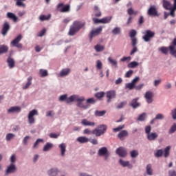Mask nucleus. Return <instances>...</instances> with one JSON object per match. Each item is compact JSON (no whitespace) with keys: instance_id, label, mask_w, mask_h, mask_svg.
<instances>
[{"instance_id":"052dcab7","label":"nucleus","mask_w":176,"mask_h":176,"mask_svg":"<svg viewBox=\"0 0 176 176\" xmlns=\"http://www.w3.org/2000/svg\"><path fill=\"white\" fill-rule=\"evenodd\" d=\"M46 116L47 117H53V116H54V111H50L46 112Z\"/></svg>"},{"instance_id":"5fc2aeb1","label":"nucleus","mask_w":176,"mask_h":176,"mask_svg":"<svg viewBox=\"0 0 176 176\" xmlns=\"http://www.w3.org/2000/svg\"><path fill=\"white\" fill-rule=\"evenodd\" d=\"M96 68L98 69H101L102 68V64L100 60H97Z\"/></svg>"},{"instance_id":"bf43d9fd","label":"nucleus","mask_w":176,"mask_h":176,"mask_svg":"<svg viewBox=\"0 0 176 176\" xmlns=\"http://www.w3.org/2000/svg\"><path fill=\"white\" fill-rule=\"evenodd\" d=\"M124 128V125L119 126L118 127L113 129V132H118V131H120V130L123 129Z\"/></svg>"},{"instance_id":"f3484780","label":"nucleus","mask_w":176,"mask_h":176,"mask_svg":"<svg viewBox=\"0 0 176 176\" xmlns=\"http://www.w3.org/2000/svg\"><path fill=\"white\" fill-rule=\"evenodd\" d=\"M116 153L120 157H125L127 155L126 149L123 147L117 148Z\"/></svg>"},{"instance_id":"473e14b6","label":"nucleus","mask_w":176,"mask_h":176,"mask_svg":"<svg viewBox=\"0 0 176 176\" xmlns=\"http://www.w3.org/2000/svg\"><path fill=\"white\" fill-rule=\"evenodd\" d=\"M58 170L56 168H52L48 171V175L50 176H57Z\"/></svg>"},{"instance_id":"6ab92c4d","label":"nucleus","mask_w":176,"mask_h":176,"mask_svg":"<svg viewBox=\"0 0 176 176\" xmlns=\"http://www.w3.org/2000/svg\"><path fill=\"white\" fill-rule=\"evenodd\" d=\"M21 111V108L19 107H12L8 110V113H20Z\"/></svg>"},{"instance_id":"0e129e2a","label":"nucleus","mask_w":176,"mask_h":176,"mask_svg":"<svg viewBox=\"0 0 176 176\" xmlns=\"http://www.w3.org/2000/svg\"><path fill=\"white\" fill-rule=\"evenodd\" d=\"M144 22V19L142 16V15L140 17L139 20H138V24L139 25H142Z\"/></svg>"},{"instance_id":"c756f323","label":"nucleus","mask_w":176,"mask_h":176,"mask_svg":"<svg viewBox=\"0 0 176 176\" xmlns=\"http://www.w3.org/2000/svg\"><path fill=\"white\" fill-rule=\"evenodd\" d=\"M120 164L123 166V167H126L128 166L129 168H131L133 167L132 165H131L129 164V161H123L122 160H120Z\"/></svg>"},{"instance_id":"603ef678","label":"nucleus","mask_w":176,"mask_h":176,"mask_svg":"<svg viewBox=\"0 0 176 176\" xmlns=\"http://www.w3.org/2000/svg\"><path fill=\"white\" fill-rule=\"evenodd\" d=\"M170 12H169V14L172 16V17H175V11L176 10V7L173 6L172 8H170Z\"/></svg>"},{"instance_id":"69168bd1","label":"nucleus","mask_w":176,"mask_h":176,"mask_svg":"<svg viewBox=\"0 0 176 176\" xmlns=\"http://www.w3.org/2000/svg\"><path fill=\"white\" fill-rule=\"evenodd\" d=\"M126 87L129 89L130 90L133 89V88H135V86L131 82V83H128L126 85Z\"/></svg>"},{"instance_id":"6e6552de","label":"nucleus","mask_w":176,"mask_h":176,"mask_svg":"<svg viewBox=\"0 0 176 176\" xmlns=\"http://www.w3.org/2000/svg\"><path fill=\"white\" fill-rule=\"evenodd\" d=\"M111 19H112L111 16H107L102 19H98L94 18L92 21L95 24H98V23L106 24V23H110Z\"/></svg>"},{"instance_id":"09e8293b","label":"nucleus","mask_w":176,"mask_h":176,"mask_svg":"<svg viewBox=\"0 0 176 176\" xmlns=\"http://www.w3.org/2000/svg\"><path fill=\"white\" fill-rule=\"evenodd\" d=\"M146 114L145 113H142L141 115L139 116L138 120L139 121H144L146 118Z\"/></svg>"},{"instance_id":"338daca9","label":"nucleus","mask_w":176,"mask_h":176,"mask_svg":"<svg viewBox=\"0 0 176 176\" xmlns=\"http://www.w3.org/2000/svg\"><path fill=\"white\" fill-rule=\"evenodd\" d=\"M133 72L132 70H129V72H127L125 74V77L126 78H130L131 76V75L133 74Z\"/></svg>"},{"instance_id":"ddd939ff","label":"nucleus","mask_w":176,"mask_h":176,"mask_svg":"<svg viewBox=\"0 0 176 176\" xmlns=\"http://www.w3.org/2000/svg\"><path fill=\"white\" fill-rule=\"evenodd\" d=\"M102 30V27L97 28L96 30H92L89 34L90 41H91L92 38L100 34Z\"/></svg>"},{"instance_id":"c85d7f7f","label":"nucleus","mask_w":176,"mask_h":176,"mask_svg":"<svg viewBox=\"0 0 176 176\" xmlns=\"http://www.w3.org/2000/svg\"><path fill=\"white\" fill-rule=\"evenodd\" d=\"M94 12L95 14L96 17H100L101 16L102 14L98 7V6H94Z\"/></svg>"},{"instance_id":"aec40b11","label":"nucleus","mask_w":176,"mask_h":176,"mask_svg":"<svg viewBox=\"0 0 176 176\" xmlns=\"http://www.w3.org/2000/svg\"><path fill=\"white\" fill-rule=\"evenodd\" d=\"M7 63H8V67L10 69H12L15 67V60L14 58H11V57H9L8 59H7Z\"/></svg>"},{"instance_id":"49530a36","label":"nucleus","mask_w":176,"mask_h":176,"mask_svg":"<svg viewBox=\"0 0 176 176\" xmlns=\"http://www.w3.org/2000/svg\"><path fill=\"white\" fill-rule=\"evenodd\" d=\"M105 113H106V111H96L95 112V115H96V116H98V117L102 116H104Z\"/></svg>"},{"instance_id":"9d476101","label":"nucleus","mask_w":176,"mask_h":176,"mask_svg":"<svg viewBox=\"0 0 176 176\" xmlns=\"http://www.w3.org/2000/svg\"><path fill=\"white\" fill-rule=\"evenodd\" d=\"M98 155L100 156H104V160H107L108 159V157L109 156V153L108 152L106 147H102L99 149Z\"/></svg>"},{"instance_id":"2eb2a0df","label":"nucleus","mask_w":176,"mask_h":176,"mask_svg":"<svg viewBox=\"0 0 176 176\" xmlns=\"http://www.w3.org/2000/svg\"><path fill=\"white\" fill-rule=\"evenodd\" d=\"M67 95L65 94V95H62L60 96L59 98V100L63 102L65 101L67 104L71 103L74 102V98H72V100H71V96L69 98H67Z\"/></svg>"},{"instance_id":"39448f33","label":"nucleus","mask_w":176,"mask_h":176,"mask_svg":"<svg viewBox=\"0 0 176 176\" xmlns=\"http://www.w3.org/2000/svg\"><path fill=\"white\" fill-rule=\"evenodd\" d=\"M57 10L62 13L68 12L71 11V6L69 4L64 6V3H59L57 6Z\"/></svg>"},{"instance_id":"9b49d317","label":"nucleus","mask_w":176,"mask_h":176,"mask_svg":"<svg viewBox=\"0 0 176 176\" xmlns=\"http://www.w3.org/2000/svg\"><path fill=\"white\" fill-rule=\"evenodd\" d=\"M106 97L107 98V102H110L111 99L116 98V93L115 90H111L106 93Z\"/></svg>"},{"instance_id":"f8f14e48","label":"nucleus","mask_w":176,"mask_h":176,"mask_svg":"<svg viewBox=\"0 0 176 176\" xmlns=\"http://www.w3.org/2000/svg\"><path fill=\"white\" fill-rule=\"evenodd\" d=\"M10 25L9 23L5 22L1 30V34L3 36H6L8 32L10 31Z\"/></svg>"},{"instance_id":"37998d69","label":"nucleus","mask_w":176,"mask_h":176,"mask_svg":"<svg viewBox=\"0 0 176 176\" xmlns=\"http://www.w3.org/2000/svg\"><path fill=\"white\" fill-rule=\"evenodd\" d=\"M34 116H38V111H36V109L30 111L28 115L29 117H32V118H34Z\"/></svg>"},{"instance_id":"bb28decb","label":"nucleus","mask_w":176,"mask_h":176,"mask_svg":"<svg viewBox=\"0 0 176 176\" xmlns=\"http://www.w3.org/2000/svg\"><path fill=\"white\" fill-rule=\"evenodd\" d=\"M138 98L133 99L131 102L130 103V106L132 107L133 109H136L140 106V104L138 102Z\"/></svg>"},{"instance_id":"cd10ccee","label":"nucleus","mask_w":176,"mask_h":176,"mask_svg":"<svg viewBox=\"0 0 176 176\" xmlns=\"http://www.w3.org/2000/svg\"><path fill=\"white\" fill-rule=\"evenodd\" d=\"M158 138V135L156 133H151L147 135V139L149 141H153Z\"/></svg>"},{"instance_id":"7c9ffc66","label":"nucleus","mask_w":176,"mask_h":176,"mask_svg":"<svg viewBox=\"0 0 176 176\" xmlns=\"http://www.w3.org/2000/svg\"><path fill=\"white\" fill-rule=\"evenodd\" d=\"M7 16L8 18L12 19L14 22L17 21V17L16 16L15 14H13V12H8Z\"/></svg>"},{"instance_id":"e2e57ef3","label":"nucleus","mask_w":176,"mask_h":176,"mask_svg":"<svg viewBox=\"0 0 176 176\" xmlns=\"http://www.w3.org/2000/svg\"><path fill=\"white\" fill-rule=\"evenodd\" d=\"M163 151L162 150H158L157 153L155 154V157H160L162 155Z\"/></svg>"},{"instance_id":"4be33fe9","label":"nucleus","mask_w":176,"mask_h":176,"mask_svg":"<svg viewBox=\"0 0 176 176\" xmlns=\"http://www.w3.org/2000/svg\"><path fill=\"white\" fill-rule=\"evenodd\" d=\"M128 135H129L128 131L126 130H123L118 133V138L120 139V140H123L124 138H126Z\"/></svg>"},{"instance_id":"13d9d810","label":"nucleus","mask_w":176,"mask_h":176,"mask_svg":"<svg viewBox=\"0 0 176 176\" xmlns=\"http://www.w3.org/2000/svg\"><path fill=\"white\" fill-rule=\"evenodd\" d=\"M151 126H146L145 127V133L147 134V135L151 133Z\"/></svg>"},{"instance_id":"e433bc0d","label":"nucleus","mask_w":176,"mask_h":176,"mask_svg":"<svg viewBox=\"0 0 176 176\" xmlns=\"http://www.w3.org/2000/svg\"><path fill=\"white\" fill-rule=\"evenodd\" d=\"M39 74L41 77H46L49 76V73L47 72V71L44 69H40Z\"/></svg>"},{"instance_id":"de8ad7c7","label":"nucleus","mask_w":176,"mask_h":176,"mask_svg":"<svg viewBox=\"0 0 176 176\" xmlns=\"http://www.w3.org/2000/svg\"><path fill=\"white\" fill-rule=\"evenodd\" d=\"M108 60H109V62L112 65H113V66H115L116 67H117V61H116V60L112 59L111 57H109V58H108Z\"/></svg>"},{"instance_id":"20e7f679","label":"nucleus","mask_w":176,"mask_h":176,"mask_svg":"<svg viewBox=\"0 0 176 176\" xmlns=\"http://www.w3.org/2000/svg\"><path fill=\"white\" fill-rule=\"evenodd\" d=\"M107 129V126L106 125H99L97 128L92 131L91 134L95 135L96 137H100L105 133Z\"/></svg>"},{"instance_id":"774afa93","label":"nucleus","mask_w":176,"mask_h":176,"mask_svg":"<svg viewBox=\"0 0 176 176\" xmlns=\"http://www.w3.org/2000/svg\"><path fill=\"white\" fill-rule=\"evenodd\" d=\"M172 117L174 120H176V108L171 111Z\"/></svg>"},{"instance_id":"f704fd0d","label":"nucleus","mask_w":176,"mask_h":176,"mask_svg":"<svg viewBox=\"0 0 176 176\" xmlns=\"http://www.w3.org/2000/svg\"><path fill=\"white\" fill-rule=\"evenodd\" d=\"M94 49L97 52H100L104 50V46L98 44L94 47Z\"/></svg>"},{"instance_id":"3c124183","label":"nucleus","mask_w":176,"mask_h":176,"mask_svg":"<svg viewBox=\"0 0 176 176\" xmlns=\"http://www.w3.org/2000/svg\"><path fill=\"white\" fill-rule=\"evenodd\" d=\"M130 154L131 157L135 158L138 155V152L135 150H133L130 152Z\"/></svg>"},{"instance_id":"6e6d98bb","label":"nucleus","mask_w":176,"mask_h":176,"mask_svg":"<svg viewBox=\"0 0 176 176\" xmlns=\"http://www.w3.org/2000/svg\"><path fill=\"white\" fill-rule=\"evenodd\" d=\"M138 44V40L136 38H131V45L133 47H136V45Z\"/></svg>"},{"instance_id":"c03bdc74","label":"nucleus","mask_w":176,"mask_h":176,"mask_svg":"<svg viewBox=\"0 0 176 176\" xmlns=\"http://www.w3.org/2000/svg\"><path fill=\"white\" fill-rule=\"evenodd\" d=\"M104 96V92H98L95 94V97L97 98L98 99H100V98H103Z\"/></svg>"},{"instance_id":"680f3d73","label":"nucleus","mask_w":176,"mask_h":176,"mask_svg":"<svg viewBox=\"0 0 176 176\" xmlns=\"http://www.w3.org/2000/svg\"><path fill=\"white\" fill-rule=\"evenodd\" d=\"M45 34H46V30L43 29V30H41L38 34V37H42L45 35Z\"/></svg>"},{"instance_id":"2f4dec72","label":"nucleus","mask_w":176,"mask_h":176,"mask_svg":"<svg viewBox=\"0 0 176 176\" xmlns=\"http://www.w3.org/2000/svg\"><path fill=\"white\" fill-rule=\"evenodd\" d=\"M53 148V144L47 142L43 147V151H49Z\"/></svg>"},{"instance_id":"393cba45","label":"nucleus","mask_w":176,"mask_h":176,"mask_svg":"<svg viewBox=\"0 0 176 176\" xmlns=\"http://www.w3.org/2000/svg\"><path fill=\"white\" fill-rule=\"evenodd\" d=\"M31 85H32V77L30 76L28 78L27 83L24 86H23L22 89L23 90L28 89V88H30V86H31Z\"/></svg>"},{"instance_id":"f257e3e1","label":"nucleus","mask_w":176,"mask_h":176,"mask_svg":"<svg viewBox=\"0 0 176 176\" xmlns=\"http://www.w3.org/2000/svg\"><path fill=\"white\" fill-rule=\"evenodd\" d=\"M159 51L165 55H167L169 51L170 54L176 58V38L173 41L168 47H162L159 49Z\"/></svg>"},{"instance_id":"7ed1b4c3","label":"nucleus","mask_w":176,"mask_h":176,"mask_svg":"<svg viewBox=\"0 0 176 176\" xmlns=\"http://www.w3.org/2000/svg\"><path fill=\"white\" fill-rule=\"evenodd\" d=\"M72 99H74V102H77V106L80 108L87 109L89 107V104H87V102L86 103L83 102V101H85V97H79L78 96L73 95L71 96L70 100H72Z\"/></svg>"},{"instance_id":"ea45409f","label":"nucleus","mask_w":176,"mask_h":176,"mask_svg":"<svg viewBox=\"0 0 176 176\" xmlns=\"http://www.w3.org/2000/svg\"><path fill=\"white\" fill-rule=\"evenodd\" d=\"M127 104V102L126 101H124V102H122L120 103H119L117 106H116V108L118 109H122L124 108Z\"/></svg>"},{"instance_id":"5701e85b","label":"nucleus","mask_w":176,"mask_h":176,"mask_svg":"<svg viewBox=\"0 0 176 176\" xmlns=\"http://www.w3.org/2000/svg\"><path fill=\"white\" fill-rule=\"evenodd\" d=\"M16 171V165L14 164H11L6 170V173H13Z\"/></svg>"},{"instance_id":"a18cd8bd","label":"nucleus","mask_w":176,"mask_h":176,"mask_svg":"<svg viewBox=\"0 0 176 176\" xmlns=\"http://www.w3.org/2000/svg\"><path fill=\"white\" fill-rule=\"evenodd\" d=\"M136 35H137V32L134 30H131V32H129V36L131 37V38H135V36Z\"/></svg>"},{"instance_id":"412c9836","label":"nucleus","mask_w":176,"mask_h":176,"mask_svg":"<svg viewBox=\"0 0 176 176\" xmlns=\"http://www.w3.org/2000/svg\"><path fill=\"white\" fill-rule=\"evenodd\" d=\"M59 148L60 149V155L61 156H65V152L67 151V145L64 143L59 145Z\"/></svg>"},{"instance_id":"4d7b16f0","label":"nucleus","mask_w":176,"mask_h":176,"mask_svg":"<svg viewBox=\"0 0 176 176\" xmlns=\"http://www.w3.org/2000/svg\"><path fill=\"white\" fill-rule=\"evenodd\" d=\"M176 131V124H174L172 126H171V128H170V131H169V133H175Z\"/></svg>"},{"instance_id":"8fccbe9b","label":"nucleus","mask_w":176,"mask_h":176,"mask_svg":"<svg viewBox=\"0 0 176 176\" xmlns=\"http://www.w3.org/2000/svg\"><path fill=\"white\" fill-rule=\"evenodd\" d=\"M86 102L89 105L95 104L96 101L94 100V98H89L87 100Z\"/></svg>"},{"instance_id":"4468645a","label":"nucleus","mask_w":176,"mask_h":176,"mask_svg":"<svg viewBox=\"0 0 176 176\" xmlns=\"http://www.w3.org/2000/svg\"><path fill=\"white\" fill-rule=\"evenodd\" d=\"M81 124L84 126H91V127H94L96 126V123L94 122L89 121L87 119H82L81 120Z\"/></svg>"},{"instance_id":"c9c22d12","label":"nucleus","mask_w":176,"mask_h":176,"mask_svg":"<svg viewBox=\"0 0 176 176\" xmlns=\"http://www.w3.org/2000/svg\"><path fill=\"white\" fill-rule=\"evenodd\" d=\"M171 148V146H167L164 150V152H163V155L165 157H167L168 155H169V151Z\"/></svg>"},{"instance_id":"a211bd4d","label":"nucleus","mask_w":176,"mask_h":176,"mask_svg":"<svg viewBox=\"0 0 176 176\" xmlns=\"http://www.w3.org/2000/svg\"><path fill=\"white\" fill-rule=\"evenodd\" d=\"M162 6L163 8L166 10H170L171 8H173L170 1H168V0H162Z\"/></svg>"},{"instance_id":"a878e982","label":"nucleus","mask_w":176,"mask_h":176,"mask_svg":"<svg viewBox=\"0 0 176 176\" xmlns=\"http://www.w3.org/2000/svg\"><path fill=\"white\" fill-rule=\"evenodd\" d=\"M9 51V47L6 45H0V55L6 54Z\"/></svg>"},{"instance_id":"dca6fc26","label":"nucleus","mask_w":176,"mask_h":176,"mask_svg":"<svg viewBox=\"0 0 176 176\" xmlns=\"http://www.w3.org/2000/svg\"><path fill=\"white\" fill-rule=\"evenodd\" d=\"M144 98L146 100V102L148 104H151L153 102V94L151 91H147L145 94Z\"/></svg>"},{"instance_id":"0eeeda50","label":"nucleus","mask_w":176,"mask_h":176,"mask_svg":"<svg viewBox=\"0 0 176 176\" xmlns=\"http://www.w3.org/2000/svg\"><path fill=\"white\" fill-rule=\"evenodd\" d=\"M23 39V36L19 34L14 40L11 42V45L18 49L23 48V44L20 43V41Z\"/></svg>"},{"instance_id":"58836bf2","label":"nucleus","mask_w":176,"mask_h":176,"mask_svg":"<svg viewBox=\"0 0 176 176\" xmlns=\"http://www.w3.org/2000/svg\"><path fill=\"white\" fill-rule=\"evenodd\" d=\"M77 141L80 143H86L89 141V139L85 137H79L78 138Z\"/></svg>"},{"instance_id":"b1692460","label":"nucleus","mask_w":176,"mask_h":176,"mask_svg":"<svg viewBox=\"0 0 176 176\" xmlns=\"http://www.w3.org/2000/svg\"><path fill=\"white\" fill-rule=\"evenodd\" d=\"M70 72H71V69H63L60 71V72L59 74V76L60 77H64V76H68V74H69Z\"/></svg>"},{"instance_id":"f03ea898","label":"nucleus","mask_w":176,"mask_h":176,"mask_svg":"<svg viewBox=\"0 0 176 176\" xmlns=\"http://www.w3.org/2000/svg\"><path fill=\"white\" fill-rule=\"evenodd\" d=\"M85 25V22L76 21L73 23L72 25L70 26V29L69 31V36H74L76 34L79 30L83 28Z\"/></svg>"},{"instance_id":"1a4fd4ad","label":"nucleus","mask_w":176,"mask_h":176,"mask_svg":"<svg viewBox=\"0 0 176 176\" xmlns=\"http://www.w3.org/2000/svg\"><path fill=\"white\" fill-rule=\"evenodd\" d=\"M147 14L150 16H158L159 15L156 6H151L147 11Z\"/></svg>"},{"instance_id":"423d86ee","label":"nucleus","mask_w":176,"mask_h":176,"mask_svg":"<svg viewBox=\"0 0 176 176\" xmlns=\"http://www.w3.org/2000/svg\"><path fill=\"white\" fill-rule=\"evenodd\" d=\"M144 36L142 37V39L146 42H149L155 35L154 32L151 30H146L144 33Z\"/></svg>"},{"instance_id":"4c0bfd02","label":"nucleus","mask_w":176,"mask_h":176,"mask_svg":"<svg viewBox=\"0 0 176 176\" xmlns=\"http://www.w3.org/2000/svg\"><path fill=\"white\" fill-rule=\"evenodd\" d=\"M138 11H133V8H129L127 10V14L129 15V16H131V15H135L136 16L138 14Z\"/></svg>"},{"instance_id":"864d4df0","label":"nucleus","mask_w":176,"mask_h":176,"mask_svg":"<svg viewBox=\"0 0 176 176\" xmlns=\"http://www.w3.org/2000/svg\"><path fill=\"white\" fill-rule=\"evenodd\" d=\"M112 33H113L114 35L119 34L120 33V28H115L112 30Z\"/></svg>"},{"instance_id":"72a5a7b5","label":"nucleus","mask_w":176,"mask_h":176,"mask_svg":"<svg viewBox=\"0 0 176 176\" xmlns=\"http://www.w3.org/2000/svg\"><path fill=\"white\" fill-rule=\"evenodd\" d=\"M146 171L147 175H153V169L152 166L151 164H148L146 167Z\"/></svg>"},{"instance_id":"a19ab883","label":"nucleus","mask_w":176,"mask_h":176,"mask_svg":"<svg viewBox=\"0 0 176 176\" xmlns=\"http://www.w3.org/2000/svg\"><path fill=\"white\" fill-rule=\"evenodd\" d=\"M15 137V135L13 133H8L6 135V139L7 141H10L12 139H13Z\"/></svg>"},{"instance_id":"79ce46f5","label":"nucleus","mask_w":176,"mask_h":176,"mask_svg":"<svg viewBox=\"0 0 176 176\" xmlns=\"http://www.w3.org/2000/svg\"><path fill=\"white\" fill-rule=\"evenodd\" d=\"M139 64L137 62H131L128 65L129 68H135V67L138 66Z\"/></svg>"}]
</instances>
